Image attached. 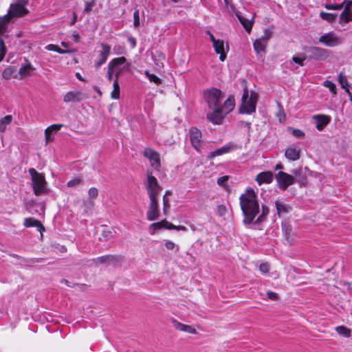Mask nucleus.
I'll return each instance as SVG.
<instances>
[{"label": "nucleus", "instance_id": "1", "mask_svg": "<svg viewBox=\"0 0 352 352\" xmlns=\"http://www.w3.org/2000/svg\"><path fill=\"white\" fill-rule=\"evenodd\" d=\"M239 200L244 217L243 223L250 225L254 222L260 210L257 195L252 188H248L245 193L241 195Z\"/></svg>", "mask_w": 352, "mask_h": 352}, {"label": "nucleus", "instance_id": "2", "mask_svg": "<svg viewBox=\"0 0 352 352\" xmlns=\"http://www.w3.org/2000/svg\"><path fill=\"white\" fill-rule=\"evenodd\" d=\"M257 99L256 94L251 92L250 95H249V91L247 89H244L239 113L251 114L255 112Z\"/></svg>", "mask_w": 352, "mask_h": 352}, {"label": "nucleus", "instance_id": "3", "mask_svg": "<svg viewBox=\"0 0 352 352\" xmlns=\"http://www.w3.org/2000/svg\"><path fill=\"white\" fill-rule=\"evenodd\" d=\"M28 172L32 177V184L34 192L36 196L47 192V182L43 174L39 173L36 169L31 168Z\"/></svg>", "mask_w": 352, "mask_h": 352}, {"label": "nucleus", "instance_id": "4", "mask_svg": "<svg viewBox=\"0 0 352 352\" xmlns=\"http://www.w3.org/2000/svg\"><path fill=\"white\" fill-rule=\"evenodd\" d=\"M304 50L309 60H325L328 59L331 52L329 50L318 46H305Z\"/></svg>", "mask_w": 352, "mask_h": 352}, {"label": "nucleus", "instance_id": "5", "mask_svg": "<svg viewBox=\"0 0 352 352\" xmlns=\"http://www.w3.org/2000/svg\"><path fill=\"white\" fill-rule=\"evenodd\" d=\"M145 187L149 199H157L162 190V187L159 184L157 179L153 175V173L150 170H147Z\"/></svg>", "mask_w": 352, "mask_h": 352}, {"label": "nucleus", "instance_id": "6", "mask_svg": "<svg viewBox=\"0 0 352 352\" xmlns=\"http://www.w3.org/2000/svg\"><path fill=\"white\" fill-rule=\"evenodd\" d=\"M223 98L224 94L217 88L209 89L205 92V98L210 109L220 108Z\"/></svg>", "mask_w": 352, "mask_h": 352}, {"label": "nucleus", "instance_id": "7", "mask_svg": "<svg viewBox=\"0 0 352 352\" xmlns=\"http://www.w3.org/2000/svg\"><path fill=\"white\" fill-rule=\"evenodd\" d=\"M28 2L29 0H18L16 2L12 3L7 15H9V18L12 20L13 18L21 17L28 14L30 11L25 6Z\"/></svg>", "mask_w": 352, "mask_h": 352}, {"label": "nucleus", "instance_id": "8", "mask_svg": "<svg viewBox=\"0 0 352 352\" xmlns=\"http://www.w3.org/2000/svg\"><path fill=\"white\" fill-rule=\"evenodd\" d=\"M318 41L327 47H334L342 44V39L334 32H329L320 36Z\"/></svg>", "mask_w": 352, "mask_h": 352}, {"label": "nucleus", "instance_id": "9", "mask_svg": "<svg viewBox=\"0 0 352 352\" xmlns=\"http://www.w3.org/2000/svg\"><path fill=\"white\" fill-rule=\"evenodd\" d=\"M278 186L282 190H285L287 188L294 184H295V179L292 175L288 174L283 171H279L275 175Z\"/></svg>", "mask_w": 352, "mask_h": 352}, {"label": "nucleus", "instance_id": "10", "mask_svg": "<svg viewBox=\"0 0 352 352\" xmlns=\"http://www.w3.org/2000/svg\"><path fill=\"white\" fill-rule=\"evenodd\" d=\"M160 217L158 199H149V205L146 211V219L153 221Z\"/></svg>", "mask_w": 352, "mask_h": 352}, {"label": "nucleus", "instance_id": "11", "mask_svg": "<svg viewBox=\"0 0 352 352\" xmlns=\"http://www.w3.org/2000/svg\"><path fill=\"white\" fill-rule=\"evenodd\" d=\"M189 138L193 148L198 152H201V131L196 127H191L189 130Z\"/></svg>", "mask_w": 352, "mask_h": 352}, {"label": "nucleus", "instance_id": "12", "mask_svg": "<svg viewBox=\"0 0 352 352\" xmlns=\"http://www.w3.org/2000/svg\"><path fill=\"white\" fill-rule=\"evenodd\" d=\"M11 21L9 15L0 16V35L4 33L6 29V25ZM6 54V47L1 38H0V62L3 59Z\"/></svg>", "mask_w": 352, "mask_h": 352}, {"label": "nucleus", "instance_id": "13", "mask_svg": "<svg viewBox=\"0 0 352 352\" xmlns=\"http://www.w3.org/2000/svg\"><path fill=\"white\" fill-rule=\"evenodd\" d=\"M144 156L149 160L152 167L159 170L160 167V157L157 151L152 148H146L144 151Z\"/></svg>", "mask_w": 352, "mask_h": 352}, {"label": "nucleus", "instance_id": "14", "mask_svg": "<svg viewBox=\"0 0 352 352\" xmlns=\"http://www.w3.org/2000/svg\"><path fill=\"white\" fill-rule=\"evenodd\" d=\"M239 148H240V146L236 144L230 142L221 148H217V150L210 152L208 156V158L209 160H212L217 156L230 153V151L238 149Z\"/></svg>", "mask_w": 352, "mask_h": 352}, {"label": "nucleus", "instance_id": "15", "mask_svg": "<svg viewBox=\"0 0 352 352\" xmlns=\"http://www.w3.org/2000/svg\"><path fill=\"white\" fill-rule=\"evenodd\" d=\"M113 60H118L115 64H113L114 66L112 67L113 72L115 73L116 78L118 79L124 71L129 69V65H124L126 62V58L124 56L116 58Z\"/></svg>", "mask_w": 352, "mask_h": 352}, {"label": "nucleus", "instance_id": "16", "mask_svg": "<svg viewBox=\"0 0 352 352\" xmlns=\"http://www.w3.org/2000/svg\"><path fill=\"white\" fill-rule=\"evenodd\" d=\"M86 98V95L82 91H69L64 96L63 101L66 103L79 102Z\"/></svg>", "mask_w": 352, "mask_h": 352}, {"label": "nucleus", "instance_id": "17", "mask_svg": "<svg viewBox=\"0 0 352 352\" xmlns=\"http://www.w3.org/2000/svg\"><path fill=\"white\" fill-rule=\"evenodd\" d=\"M292 175L294 177L295 183H298L300 187L305 186L307 184V175L305 169L300 168L292 170Z\"/></svg>", "mask_w": 352, "mask_h": 352}, {"label": "nucleus", "instance_id": "18", "mask_svg": "<svg viewBox=\"0 0 352 352\" xmlns=\"http://www.w3.org/2000/svg\"><path fill=\"white\" fill-rule=\"evenodd\" d=\"M101 47L102 50L100 52L99 60L95 63V67L96 69H98L107 61L111 51V47L109 45L102 43Z\"/></svg>", "mask_w": 352, "mask_h": 352}, {"label": "nucleus", "instance_id": "19", "mask_svg": "<svg viewBox=\"0 0 352 352\" xmlns=\"http://www.w3.org/2000/svg\"><path fill=\"white\" fill-rule=\"evenodd\" d=\"M212 109L213 111L207 114L208 120L215 124H221L226 115L221 111L220 108Z\"/></svg>", "mask_w": 352, "mask_h": 352}, {"label": "nucleus", "instance_id": "20", "mask_svg": "<svg viewBox=\"0 0 352 352\" xmlns=\"http://www.w3.org/2000/svg\"><path fill=\"white\" fill-rule=\"evenodd\" d=\"M313 119L316 120V127L320 131H322L331 121L330 116L326 115H315Z\"/></svg>", "mask_w": 352, "mask_h": 352}, {"label": "nucleus", "instance_id": "21", "mask_svg": "<svg viewBox=\"0 0 352 352\" xmlns=\"http://www.w3.org/2000/svg\"><path fill=\"white\" fill-rule=\"evenodd\" d=\"M300 149L296 146L288 147L285 152V156L290 161H296L300 157Z\"/></svg>", "mask_w": 352, "mask_h": 352}, {"label": "nucleus", "instance_id": "22", "mask_svg": "<svg viewBox=\"0 0 352 352\" xmlns=\"http://www.w3.org/2000/svg\"><path fill=\"white\" fill-rule=\"evenodd\" d=\"M212 44L215 52L220 55L219 60L221 61H224L226 58V53L225 52L223 41L217 39L215 41H214Z\"/></svg>", "mask_w": 352, "mask_h": 352}, {"label": "nucleus", "instance_id": "23", "mask_svg": "<svg viewBox=\"0 0 352 352\" xmlns=\"http://www.w3.org/2000/svg\"><path fill=\"white\" fill-rule=\"evenodd\" d=\"M273 180V173L271 171L261 172L257 175L256 181L259 185L270 184Z\"/></svg>", "mask_w": 352, "mask_h": 352}, {"label": "nucleus", "instance_id": "24", "mask_svg": "<svg viewBox=\"0 0 352 352\" xmlns=\"http://www.w3.org/2000/svg\"><path fill=\"white\" fill-rule=\"evenodd\" d=\"M172 322L173 327L179 331L187 332L192 334H195L197 333L196 329L192 326L183 324L180 322H178L175 319H173Z\"/></svg>", "mask_w": 352, "mask_h": 352}, {"label": "nucleus", "instance_id": "25", "mask_svg": "<svg viewBox=\"0 0 352 352\" xmlns=\"http://www.w3.org/2000/svg\"><path fill=\"white\" fill-rule=\"evenodd\" d=\"M120 261V257L115 255H105L94 259L96 264L116 263Z\"/></svg>", "mask_w": 352, "mask_h": 352}, {"label": "nucleus", "instance_id": "26", "mask_svg": "<svg viewBox=\"0 0 352 352\" xmlns=\"http://www.w3.org/2000/svg\"><path fill=\"white\" fill-rule=\"evenodd\" d=\"M275 206L277 210V214L279 217L290 212L292 210L291 206L285 204L283 201H281L280 200L276 201Z\"/></svg>", "mask_w": 352, "mask_h": 352}, {"label": "nucleus", "instance_id": "27", "mask_svg": "<svg viewBox=\"0 0 352 352\" xmlns=\"http://www.w3.org/2000/svg\"><path fill=\"white\" fill-rule=\"evenodd\" d=\"M24 226L27 228L36 227L38 231L40 232L41 233L45 231V228L41 223V221L32 217L25 219Z\"/></svg>", "mask_w": 352, "mask_h": 352}, {"label": "nucleus", "instance_id": "28", "mask_svg": "<svg viewBox=\"0 0 352 352\" xmlns=\"http://www.w3.org/2000/svg\"><path fill=\"white\" fill-rule=\"evenodd\" d=\"M234 107V100L232 98L230 97L225 100L223 104L220 106L221 111L224 113V115H227L230 113Z\"/></svg>", "mask_w": 352, "mask_h": 352}, {"label": "nucleus", "instance_id": "29", "mask_svg": "<svg viewBox=\"0 0 352 352\" xmlns=\"http://www.w3.org/2000/svg\"><path fill=\"white\" fill-rule=\"evenodd\" d=\"M270 212L269 208L265 205L261 206V214L258 217L256 220L254 221L255 224H260L266 221L267 216Z\"/></svg>", "mask_w": 352, "mask_h": 352}, {"label": "nucleus", "instance_id": "30", "mask_svg": "<svg viewBox=\"0 0 352 352\" xmlns=\"http://www.w3.org/2000/svg\"><path fill=\"white\" fill-rule=\"evenodd\" d=\"M236 15L238 19L239 20V21L241 22V23L243 25V26L245 29V30L247 32H250L252 30V24H253L252 21L245 19V17L241 16L238 12L236 13Z\"/></svg>", "mask_w": 352, "mask_h": 352}, {"label": "nucleus", "instance_id": "31", "mask_svg": "<svg viewBox=\"0 0 352 352\" xmlns=\"http://www.w3.org/2000/svg\"><path fill=\"white\" fill-rule=\"evenodd\" d=\"M338 82L341 85L342 87L346 91V92L349 94L351 100H352V96L349 91L350 86L349 85L346 77L344 76L342 72L340 73L338 76Z\"/></svg>", "mask_w": 352, "mask_h": 352}, {"label": "nucleus", "instance_id": "32", "mask_svg": "<svg viewBox=\"0 0 352 352\" xmlns=\"http://www.w3.org/2000/svg\"><path fill=\"white\" fill-rule=\"evenodd\" d=\"M33 69L34 68L30 63H28L26 65L21 67L19 71L20 78H23L25 76H30Z\"/></svg>", "mask_w": 352, "mask_h": 352}, {"label": "nucleus", "instance_id": "33", "mask_svg": "<svg viewBox=\"0 0 352 352\" xmlns=\"http://www.w3.org/2000/svg\"><path fill=\"white\" fill-rule=\"evenodd\" d=\"M352 20V11L344 10L340 16V23H347Z\"/></svg>", "mask_w": 352, "mask_h": 352}, {"label": "nucleus", "instance_id": "34", "mask_svg": "<svg viewBox=\"0 0 352 352\" xmlns=\"http://www.w3.org/2000/svg\"><path fill=\"white\" fill-rule=\"evenodd\" d=\"M254 49L257 54L260 52H265L267 44L260 40L259 38L256 39L253 43Z\"/></svg>", "mask_w": 352, "mask_h": 352}, {"label": "nucleus", "instance_id": "35", "mask_svg": "<svg viewBox=\"0 0 352 352\" xmlns=\"http://www.w3.org/2000/svg\"><path fill=\"white\" fill-rule=\"evenodd\" d=\"M12 121V116L11 115H7L0 120V132H4L6 127Z\"/></svg>", "mask_w": 352, "mask_h": 352}, {"label": "nucleus", "instance_id": "36", "mask_svg": "<svg viewBox=\"0 0 352 352\" xmlns=\"http://www.w3.org/2000/svg\"><path fill=\"white\" fill-rule=\"evenodd\" d=\"M320 16L322 19L328 21L329 23H333L336 21L338 16L337 14L327 13L323 11L320 12Z\"/></svg>", "mask_w": 352, "mask_h": 352}, {"label": "nucleus", "instance_id": "37", "mask_svg": "<svg viewBox=\"0 0 352 352\" xmlns=\"http://www.w3.org/2000/svg\"><path fill=\"white\" fill-rule=\"evenodd\" d=\"M283 230L286 239L289 243L293 240L292 238V229L289 224L285 223L283 224Z\"/></svg>", "mask_w": 352, "mask_h": 352}, {"label": "nucleus", "instance_id": "38", "mask_svg": "<svg viewBox=\"0 0 352 352\" xmlns=\"http://www.w3.org/2000/svg\"><path fill=\"white\" fill-rule=\"evenodd\" d=\"M46 50L49 51L56 52L60 54H68L71 52V50H63L60 48L58 45L54 44H50L45 47Z\"/></svg>", "mask_w": 352, "mask_h": 352}, {"label": "nucleus", "instance_id": "39", "mask_svg": "<svg viewBox=\"0 0 352 352\" xmlns=\"http://www.w3.org/2000/svg\"><path fill=\"white\" fill-rule=\"evenodd\" d=\"M113 89L111 91V96L113 99H119L120 98V86L118 83V80L116 79L113 82Z\"/></svg>", "mask_w": 352, "mask_h": 352}, {"label": "nucleus", "instance_id": "40", "mask_svg": "<svg viewBox=\"0 0 352 352\" xmlns=\"http://www.w3.org/2000/svg\"><path fill=\"white\" fill-rule=\"evenodd\" d=\"M336 331L340 334L342 335L344 337H349L351 336V330L344 326H339L336 327Z\"/></svg>", "mask_w": 352, "mask_h": 352}, {"label": "nucleus", "instance_id": "41", "mask_svg": "<svg viewBox=\"0 0 352 352\" xmlns=\"http://www.w3.org/2000/svg\"><path fill=\"white\" fill-rule=\"evenodd\" d=\"M145 75L148 78L150 82H153L156 85H160L162 80L153 74H150L148 71L145 72Z\"/></svg>", "mask_w": 352, "mask_h": 352}, {"label": "nucleus", "instance_id": "42", "mask_svg": "<svg viewBox=\"0 0 352 352\" xmlns=\"http://www.w3.org/2000/svg\"><path fill=\"white\" fill-rule=\"evenodd\" d=\"M82 179L81 177H75L70 181L67 182V186L68 187H76L82 184Z\"/></svg>", "mask_w": 352, "mask_h": 352}, {"label": "nucleus", "instance_id": "43", "mask_svg": "<svg viewBox=\"0 0 352 352\" xmlns=\"http://www.w3.org/2000/svg\"><path fill=\"white\" fill-rule=\"evenodd\" d=\"M14 72V69L12 67H9L3 70L2 76L5 79H9L12 76Z\"/></svg>", "mask_w": 352, "mask_h": 352}, {"label": "nucleus", "instance_id": "44", "mask_svg": "<svg viewBox=\"0 0 352 352\" xmlns=\"http://www.w3.org/2000/svg\"><path fill=\"white\" fill-rule=\"evenodd\" d=\"M64 125L63 124H52L45 129V133H52L53 131H59Z\"/></svg>", "mask_w": 352, "mask_h": 352}, {"label": "nucleus", "instance_id": "45", "mask_svg": "<svg viewBox=\"0 0 352 352\" xmlns=\"http://www.w3.org/2000/svg\"><path fill=\"white\" fill-rule=\"evenodd\" d=\"M10 256L14 258H21L23 261H25L29 263H38L42 260V258H36L25 259L24 258H21V256H19V255L15 254H10Z\"/></svg>", "mask_w": 352, "mask_h": 352}, {"label": "nucleus", "instance_id": "46", "mask_svg": "<svg viewBox=\"0 0 352 352\" xmlns=\"http://www.w3.org/2000/svg\"><path fill=\"white\" fill-rule=\"evenodd\" d=\"M118 60H111L108 65V72H107V77L109 80H111L113 78V74H114L113 72L112 67L114 66L113 64L116 63Z\"/></svg>", "mask_w": 352, "mask_h": 352}, {"label": "nucleus", "instance_id": "47", "mask_svg": "<svg viewBox=\"0 0 352 352\" xmlns=\"http://www.w3.org/2000/svg\"><path fill=\"white\" fill-rule=\"evenodd\" d=\"M170 208L169 199L167 197L163 196V210L164 213L166 214Z\"/></svg>", "mask_w": 352, "mask_h": 352}, {"label": "nucleus", "instance_id": "48", "mask_svg": "<svg viewBox=\"0 0 352 352\" xmlns=\"http://www.w3.org/2000/svg\"><path fill=\"white\" fill-rule=\"evenodd\" d=\"M324 86L329 88L331 92H332L334 95L336 94V87L333 82L330 80H325L324 82Z\"/></svg>", "mask_w": 352, "mask_h": 352}, {"label": "nucleus", "instance_id": "49", "mask_svg": "<svg viewBox=\"0 0 352 352\" xmlns=\"http://www.w3.org/2000/svg\"><path fill=\"white\" fill-rule=\"evenodd\" d=\"M324 8L327 10H340L343 8V4H325Z\"/></svg>", "mask_w": 352, "mask_h": 352}, {"label": "nucleus", "instance_id": "50", "mask_svg": "<svg viewBox=\"0 0 352 352\" xmlns=\"http://www.w3.org/2000/svg\"><path fill=\"white\" fill-rule=\"evenodd\" d=\"M271 36H272V32L268 30H266L264 32V34L259 39L261 40L262 41H263L264 43H265L266 44H267V42L270 40V38H271Z\"/></svg>", "mask_w": 352, "mask_h": 352}, {"label": "nucleus", "instance_id": "51", "mask_svg": "<svg viewBox=\"0 0 352 352\" xmlns=\"http://www.w3.org/2000/svg\"><path fill=\"white\" fill-rule=\"evenodd\" d=\"M88 195L90 199H96L98 195V190L96 188L92 187L88 190Z\"/></svg>", "mask_w": 352, "mask_h": 352}, {"label": "nucleus", "instance_id": "52", "mask_svg": "<svg viewBox=\"0 0 352 352\" xmlns=\"http://www.w3.org/2000/svg\"><path fill=\"white\" fill-rule=\"evenodd\" d=\"M227 212L226 207L224 205H219L217 208V214L223 217Z\"/></svg>", "mask_w": 352, "mask_h": 352}, {"label": "nucleus", "instance_id": "53", "mask_svg": "<svg viewBox=\"0 0 352 352\" xmlns=\"http://www.w3.org/2000/svg\"><path fill=\"white\" fill-rule=\"evenodd\" d=\"M292 134L294 136H295L296 138H303L305 135L304 132H302L301 130L297 129L292 130Z\"/></svg>", "mask_w": 352, "mask_h": 352}, {"label": "nucleus", "instance_id": "54", "mask_svg": "<svg viewBox=\"0 0 352 352\" xmlns=\"http://www.w3.org/2000/svg\"><path fill=\"white\" fill-rule=\"evenodd\" d=\"M133 24L135 27H138L140 24V16L138 10H135L133 12Z\"/></svg>", "mask_w": 352, "mask_h": 352}, {"label": "nucleus", "instance_id": "55", "mask_svg": "<svg viewBox=\"0 0 352 352\" xmlns=\"http://www.w3.org/2000/svg\"><path fill=\"white\" fill-rule=\"evenodd\" d=\"M307 58V56L303 57V58H300V57H296V56H294L292 58V60L294 63H296V64H298L300 66H303L304 65V61Z\"/></svg>", "mask_w": 352, "mask_h": 352}, {"label": "nucleus", "instance_id": "56", "mask_svg": "<svg viewBox=\"0 0 352 352\" xmlns=\"http://www.w3.org/2000/svg\"><path fill=\"white\" fill-rule=\"evenodd\" d=\"M341 4H343L344 10H351L352 1L344 0Z\"/></svg>", "mask_w": 352, "mask_h": 352}, {"label": "nucleus", "instance_id": "57", "mask_svg": "<svg viewBox=\"0 0 352 352\" xmlns=\"http://www.w3.org/2000/svg\"><path fill=\"white\" fill-rule=\"evenodd\" d=\"M259 270L262 273H267L269 272V265L267 263H261Z\"/></svg>", "mask_w": 352, "mask_h": 352}, {"label": "nucleus", "instance_id": "58", "mask_svg": "<svg viewBox=\"0 0 352 352\" xmlns=\"http://www.w3.org/2000/svg\"><path fill=\"white\" fill-rule=\"evenodd\" d=\"M160 223H163V224H166L167 225V229L168 230H175V226L173 225V223L168 222V221H166V219H164V220H162L160 221Z\"/></svg>", "mask_w": 352, "mask_h": 352}, {"label": "nucleus", "instance_id": "59", "mask_svg": "<svg viewBox=\"0 0 352 352\" xmlns=\"http://www.w3.org/2000/svg\"><path fill=\"white\" fill-rule=\"evenodd\" d=\"M160 223H163V224H166L167 225V229L168 230H175V226L173 225V223L168 222V221H166V219H164V220H162L160 221Z\"/></svg>", "mask_w": 352, "mask_h": 352}, {"label": "nucleus", "instance_id": "60", "mask_svg": "<svg viewBox=\"0 0 352 352\" xmlns=\"http://www.w3.org/2000/svg\"><path fill=\"white\" fill-rule=\"evenodd\" d=\"M151 227L153 228V227H158L159 229H161V228H166L167 229V225L166 224H163V223H160V221L159 222H156V223H153L152 224H151Z\"/></svg>", "mask_w": 352, "mask_h": 352}, {"label": "nucleus", "instance_id": "61", "mask_svg": "<svg viewBox=\"0 0 352 352\" xmlns=\"http://www.w3.org/2000/svg\"><path fill=\"white\" fill-rule=\"evenodd\" d=\"M228 180V176H223L217 179V184L223 186Z\"/></svg>", "mask_w": 352, "mask_h": 352}, {"label": "nucleus", "instance_id": "62", "mask_svg": "<svg viewBox=\"0 0 352 352\" xmlns=\"http://www.w3.org/2000/svg\"><path fill=\"white\" fill-rule=\"evenodd\" d=\"M267 296L271 300H276L278 298L277 294L271 291L267 292Z\"/></svg>", "mask_w": 352, "mask_h": 352}, {"label": "nucleus", "instance_id": "63", "mask_svg": "<svg viewBox=\"0 0 352 352\" xmlns=\"http://www.w3.org/2000/svg\"><path fill=\"white\" fill-rule=\"evenodd\" d=\"M102 235L107 240L111 239L113 236V234H112L111 231L106 230H103Z\"/></svg>", "mask_w": 352, "mask_h": 352}, {"label": "nucleus", "instance_id": "64", "mask_svg": "<svg viewBox=\"0 0 352 352\" xmlns=\"http://www.w3.org/2000/svg\"><path fill=\"white\" fill-rule=\"evenodd\" d=\"M93 6H94V2L87 3L85 5V7L84 8V12H89V11H91Z\"/></svg>", "mask_w": 352, "mask_h": 352}]
</instances>
